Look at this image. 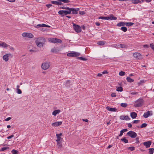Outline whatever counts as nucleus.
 <instances>
[{
    "mask_svg": "<svg viewBox=\"0 0 154 154\" xmlns=\"http://www.w3.org/2000/svg\"><path fill=\"white\" fill-rule=\"evenodd\" d=\"M106 109L109 111H111L112 112H116L117 111V109L114 108H111L110 107L107 106L106 107Z\"/></svg>",
    "mask_w": 154,
    "mask_h": 154,
    "instance_id": "a211bd4d",
    "label": "nucleus"
},
{
    "mask_svg": "<svg viewBox=\"0 0 154 154\" xmlns=\"http://www.w3.org/2000/svg\"><path fill=\"white\" fill-rule=\"evenodd\" d=\"M60 8L65 9H67V8H69V7H62V6H60Z\"/></svg>",
    "mask_w": 154,
    "mask_h": 154,
    "instance_id": "6e6d98bb",
    "label": "nucleus"
},
{
    "mask_svg": "<svg viewBox=\"0 0 154 154\" xmlns=\"http://www.w3.org/2000/svg\"><path fill=\"white\" fill-rule=\"evenodd\" d=\"M51 3L52 4L57 5V2L56 1H52Z\"/></svg>",
    "mask_w": 154,
    "mask_h": 154,
    "instance_id": "3c124183",
    "label": "nucleus"
},
{
    "mask_svg": "<svg viewBox=\"0 0 154 154\" xmlns=\"http://www.w3.org/2000/svg\"><path fill=\"white\" fill-rule=\"evenodd\" d=\"M149 149V154H153L154 152V148H151Z\"/></svg>",
    "mask_w": 154,
    "mask_h": 154,
    "instance_id": "7c9ffc66",
    "label": "nucleus"
},
{
    "mask_svg": "<svg viewBox=\"0 0 154 154\" xmlns=\"http://www.w3.org/2000/svg\"><path fill=\"white\" fill-rule=\"evenodd\" d=\"M80 55V54L75 52L72 51L67 54V56L71 57H77Z\"/></svg>",
    "mask_w": 154,
    "mask_h": 154,
    "instance_id": "39448f33",
    "label": "nucleus"
},
{
    "mask_svg": "<svg viewBox=\"0 0 154 154\" xmlns=\"http://www.w3.org/2000/svg\"><path fill=\"white\" fill-rule=\"evenodd\" d=\"M125 73L123 71H121L119 73V74L120 75L123 76L125 75Z\"/></svg>",
    "mask_w": 154,
    "mask_h": 154,
    "instance_id": "ea45409f",
    "label": "nucleus"
},
{
    "mask_svg": "<svg viewBox=\"0 0 154 154\" xmlns=\"http://www.w3.org/2000/svg\"><path fill=\"white\" fill-rule=\"evenodd\" d=\"M118 46L119 47V48H124L128 47V45L125 44H119L118 45Z\"/></svg>",
    "mask_w": 154,
    "mask_h": 154,
    "instance_id": "aec40b11",
    "label": "nucleus"
},
{
    "mask_svg": "<svg viewBox=\"0 0 154 154\" xmlns=\"http://www.w3.org/2000/svg\"><path fill=\"white\" fill-rule=\"evenodd\" d=\"M11 119V118L10 117H8V118H6L5 119V121H8L10 120Z\"/></svg>",
    "mask_w": 154,
    "mask_h": 154,
    "instance_id": "e2e57ef3",
    "label": "nucleus"
},
{
    "mask_svg": "<svg viewBox=\"0 0 154 154\" xmlns=\"http://www.w3.org/2000/svg\"><path fill=\"white\" fill-rule=\"evenodd\" d=\"M140 2V0H133L132 1V3L135 4H137Z\"/></svg>",
    "mask_w": 154,
    "mask_h": 154,
    "instance_id": "f704fd0d",
    "label": "nucleus"
},
{
    "mask_svg": "<svg viewBox=\"0 0 154 154\" xmlns=\"http://www.w3.org/2000/svg\"><path fill=\"white\" fill-rule=\"evenodd\" d=\"M61 135H56L57 139L56 141L57 142V143H62L63 142V140L60 137Z\"/></svg>",
    "mask_w": 154,
    "mask_h": 154,
    "instance_id": "dca6fc26",
    "label": "nucleus"
},
{
    "mask_svg": "<svg viewBox=\"0 0 154 154\" xmlns=\"http://www.w3.org/2000/svg\"><path fill=\"white\" fill-rule=\"evenodd\" d=\"M119 118L120 119L122 120H130V119L128 116H120Z\"/></svg>",
    "mask_w": 154,
    "mask_h": 154,
    "instance_id": "4468645a",
    "label": "nucleus"
},
{
    "mask_svg": "<svg viewBox=\"0 0 154 154\" xmlns=\"http://www.w3.org/2000/svg\"><path fill=\"white\" fill-rule=\"evenodd\" d=\"M130 116L132 118L135 119L137 116V114L135 112H132L131 113Z\"/></svg>",
    "mask_w": 154,
    "mask_h": 154,
    "instance_id": "412c9836",
    "label": "nucleus"
},
{
    "mask_svg": "<svg viewBox=\"0 0 154 154\" xmlns=\"http://www.w3.org/2000/svg\"><path fill=\"white\" fill-rule=\"evenodd\" d=\"M147 124L146 123H143L140 126L141 128H145L147 126Z\"/></svg>",
    "mask_w": 154,
    "mask_h": 154,
    "instance_id": "a19ab883",
    "label": "nucleus"
},
{
    "mask_svg": "<svg viewBox=\"0 0 154 154\" xmlns=\"http://www.w3.org/2000/svg\"><path fill=\"white\" fill-rule=\"evenodd\" d=\"M67 9H69L70 11V14L71 13V11H72V14H77L78 13V11L79 10V8H67Z\"/></svg>",
    "mask_w": 154,
    "mask_h": 154,
    "instance_id": "6e6552de",
    "label": "nucleus"
},
{
    "mask_svg": "<svg viewBox=\"0 0 154 154\" xmlns=\"http://www.w3.org/2000/svg\"><path fill=\"white\" fill-rule=\"evenodd\" d=\"M107 73H108V72L106 70H104L102 72V74H107Z\"/></svg>",
    "mask_w": 154,
    "mask_h": 154,
    "instance_id": "052dcab7",
    "label": "nucleus"
},
{
    "mask_svg": "<svg viewBox=\"0 0 154 154\" xmlns=\"http://www.w3.org/2000/svg\"><path fill=\"white\" fill-rule=\"evenodd\" d=\"M79 14L81 15H83L85 14V12L83 11H81L79 12Z\"/></svg>",
    "mask_w": 154,
    "mask_h": 154,
    "instance_id": "de8ad7c7",
    "label": "nucleus"
},
{
    "mask_svg": "<svg viewBox=\"0 0 154 154\" xmlns=\"http://www.w3.org/2000/svg\"><path fill=\"white\" fill-rule=\"evenodd\" d=\"M9 45L6 44L5 43L0 41V46L5 48L8 47Z\"/></svg>",
    "mask_w": 154,
    "mask_h": 154,
    "instance_id": "f3484780",
    "label": "nucleus"
},
{
    "mask_svg": "<svg viewBox=\"0 0 154 154\" xmlns=\"http://www.w3.org/2000/svg\"><path fill=\"white\" fill-rule=\"evenodd\" d=\"M7 149V147H3V148H2L1 149L0 151H4V150H6Z\"/></svg>",
    "mask_w": 154,
    "mask_h": 154,
    "instance_id": "603ef678",
    "label": "nucleus"
},
{
    "mask_svg": "<svg viewBox=\"0 0 154 154\" xmlns=\"http://www.w3.org/2000/svg\"><path fill=\"white\" fill-rule=\"evenodd\" d=\"M128 127L129 128H131L132 126L131 124L130 123H128Z\"/></svg>",
    "mask_w": 154,
    "mask_h": 154,
    "instance_id": "0e129e2a",
    "label": "nucleus"
},
{
    "mask_svg": "<svg viewBox=\"0 0 154 154\" xmlns=\"http://www.w3.org/2000/svg\"><path fill=\"white\" fill-rule=\"evenodd\" d=\"M143 47L144 48H148L149 47V46L148 45H143Z\"/></svg>",
    "mask_w": 154,
    "mask_h": 154,
    "instance_id": "69168bd1",
    "label": "nucleus"
},
{
    "mask_svg": "<svg viewBox=\"0 0 154 154\" xmlns=\"http://www.w3.org/2000/svg\"><path fill=\"white\" fill-rule=\"evenodd\" d=\"M152 115V111H148L147 112L144 113L143 116L145 118H147L149 116H151Z\"/></svg>",
    "mask_w": 154,
    "mask_h": 154,
    "instance_id": "ddd939ff",
    "label": "nucleus"
},
{
    "mask_svg": "<svg viewBox=\"0 0 154 154\" xmlns=\"http://www.w3.org/2000/svg\"><path fill=\"white\" fill-rule=\"evenodd\" d=\"M120 105L122 107H126L128 106V104L126 103H122Z\"/></svg>",
    "mask_w": 154,
    "mask_h": 154,
    "instance_id": "c9c22d12",
    "label": "nucleus"
},
{
    "mask_svg": "<svg viewBox=\"0 0 154 154\" xmlns=\"http://www.w3.org/2000/svg\"><path fill=\"white\" fill-rule=\"evenodd\" d=\"M134 23L131 22H126L125 23V25L127 26H131L134 24Z\"/></svg>",
    "mask_w": 154,
    "mask_h": 154,
    "instance_id": "bb28decb",
    "label": "nucleus"
},
{
    "mask_svg": "<svg viewBox=\"0 0 154 154\" xmlns=\"http://www.w3.org/2000/svg\"><path fill=\"white\" fill-rule=\"evenodd\" d=\"M52 6V4H48L46 5V7L48 8H49L50 7Z\"/></svg>",
    "mask_w": 154,
    "mask_h": 154,
    "instance_id": "5fc2aeb1",
    "label": "nucleus"
},
{
    "mask_svg": "<svg viewBox=\"0 0 154 154\" xmlns=\"http://www.w3.org/2000/svg\"><path fill=\"white\" fill-rule=\"evenodd\" d=\"M150 46L152 49L153 50H154V45L152 43L150 45Z\"/></svg>",
    "mask_w": 154,
    "mask_h": 154,
    "instance_id": "49530a36",
    "label": "nucleus"
},
{
    "mask_svg": "<svg viewBox=\"0 0 154 154\" xmlns=\"http://www.w3.org/2000/svg\"><path fill=\"white\" fill-rule=\"evenodd\" d=\"M133 57L138 60H141L143 58L140 54L138 52H135L133 54Z\"/></svg>",
    "mask_w": 154,
    "mask_h": 154,
    "instance_id": "423d86ee",
    "label": "nucleus"
},
{
    "mask_svg": "<svg viewBox=\"0 0 154 154\" xmlns=\"http://www.w3.org/2000/svg\"><path fill=\"white\" fill-rule=\"evenodd\" d=\"M13 136L14 135H10V136L8 137H7V138L8 139H11V138H12V137H13Z\"/></svg>",
    "mask_w": 154,
    "mask_h": 154,
    "instance_id": "338daca9",
    "label": "nucleus"
},
{
    "mask_svg": "<svg viewBox=\"0 0 154 154\" xmlns=\"http://www.w3.org/2000/svg\"><path fill=\"white\" fill-rule=\"evenodd\" d=\"M98 19L108 20H109V17H99Z\"/></svg>",
    "mask_w": 154,
    "mask_h": 154,
    "instance_id": "a878e982",
    "label": "nucleus"
},
{
    "mask_svg": "<svg viewBox=\"0 0 154 154\" xmlns=\"http://www.w3.org/2000/svg\"><path fill=\"white\" fill-rule=\"evenodd\" d=\"M11 152L12 154H18V151L14 149H12L11 151Z\"/></svg>",
    "mask_w": 154,
    "mask_h": 154,
    "instance_id": "2f4dec72",
    "label": "nucleus"
},
{
    "mask_svg": "<svg viewBox=\"0 0 154 154\" xmlns=\"http://www.w3.org/2000/svg\"><path fill=\"white\" fill-rule=\"evenodd\" d=\"M61 143H57V145L58 148L60 149L61 148L62 145L61 144Z\"/></svg>",
    "mask_w": 154,
    "mask_h": 154,
    "instance_id": "c03bdc74",
    "label": "nucleus"
},
{
    "mask_svg": "<svg viewBox=\"0 0 154 154\" xmlns=\"http://www.w3.org/2000/svg\"><path fill=\"white\" fill-rule=\"evenodd\" d=\"M60 112V110L59 109L56 110L52 112V114L54 116H56L57 114L59 113Z\"/></svg>",
    "mask_w": 154,
    "mask_h": 154,
    "instance_id": "4be33fe9",
    "label": "nucleus"
},
{
    "mask_svg": "<svg viewBox=\"0 0 154 154\" xmlns=\"http://www.w3.org/2000/svg\"><path fill=\"white\" fill-rule=\"evenodd\" d=\"M22 36L24 37H27L29 38H32L34 37L33 35L30 33L23 32L22 34Z\"/></svg>",
    "mask_w": 154,
    "mask_h": 154,
    "instance_id": "9d476101",
    "label": "nucleus"
},
{
    "mask_svg": "<svg viewBox=\"0 0 154 154\" xmlns=\"http://www.w3.org/2000/svg\"><path fill=\"white\" fill-rule=\"evenodd\" d=\"M41 26L42 27H45V26H46V25L43 23L41 24Z\"/></svg>",
    "mask_w": 154,
    "mask_h": 154,
    "instance_id": "774afa93",
    "label": "nucleus"
},
{
    "mask_svg": "<svg viewBox=\"0 0 154 154\" xmlns=\"http://www.w3.org/2000/svg\"><path fill=\"white\" fill-rule=\"evenodd\" d=\"M121 140L124 142L125 143H128V140L126 139L125 138H123L121 139Z\"/></svg>",
    "mask_w": 154,
    "mask_h": 154,
    "instance_id": "e433bc0d",
    "label": "nucleus"
},
{
    "mask_svg": "<svg viewBox=\"0 0 154 154\" xmlns=\"http://www.w3.org/2000/svg\"><path fill=\"white\" fill-rule=\"evenodd\" d=\"M62 121L57 122L52 124V125L54 127H57L62 124Z\"/></svg>",
    "mask_w": 154,
    "mask_h": 154,
    "instance_id": "2eb2a0df",
    "label": "nucleus"
},
{
    "mask_svg": "<svg viewBox=\"0 0 154 154\" xmlns=\"http://www.w3.org/2000/svg\"><path fill=\"white\" fill-rule=\"evenodd\" d=\"M36 39L35 42L36 46L39 48L42 47L44 44L45 39L42 37H39Z\"/></svg>",
    "mask_w": 154,
    "mask_h": 154,
    "instance_id": "f257e3e1",
    "label": "nucleus"
},
{
    "mask_svg": "<svg viewBox=\"0 0 154 154\" xmlns=\"http://www.w3.org/2000/svg\"><path fill=\"white\" fill-rule=\"evenodd\" d=\"M128 129H124L120 131V133L119 135H122L125 132H127L128 131Z\"/></svg>",
    "mask_w": 154,
    "mask_h": 154,
    "instance_id": "c85d7f7f",
    "label": "nucleus"
},
{
    "mask_svg": "<svg viewBox=\"0 0 154 154\" xmlns=\"http://www.w3.org/2000/svg\"><path fill=\"white\" fill-rule=\"evenodd\" d=\"M131 151H133L135 149V148L134 147H130L128 148Z\"/></svg>",
    "mask_w": 154,
    "mask_h": 154,
    "instance_id": "8fccbe9b",
    "label": "nucleus"
},
{
    "mask_svg": "<svg viewBox=\"0 0 154 154\" xmlns=\"http://www.w3.org/2000/svg\"><path fill=\"white\" fill-rule=\"evenodd\" d=\"M111 96L112 97H114L116 96V94L115 93H112L111 94Z\"/></svg>",
    "mask_w": 154,
    "mask_h": 154,
    "instance_id": "09e8293b",
    "label": "nucleus"
},
{
    "mask_svg": "<svg viewBox=\"0 0 154 154\" xmlns=\"http://www.w3.org/2000/svg\"><path fill=\"white\" fill-rule=\"evenodd\" d=\"M144 100L142 98H139L137 100L135 103V106L139 107L142 106L143 105Z\"/></svg>",
    "mask_w": 154,
    "mask_h": 154,
    "instance_id": "f03ea898",
    "label": "nucleus"
},
{
    "mask_svg": "<svg viewBox=\"0 0 154 154\" xmlns=\"http://www.w3.org/2000/svg\"><path fill=\"white\" fill-rule=\"evenodd\" d=\"M48 40L49 42L54 43H61L62 42V40L60 39L53 38H50L48 39Z\"/></svg>",
    "mask_w": 154,
    "mask_h": 154,
    "instance_id": "20e7f679",
    "label": "nucleus"
},
{
    "mask_svg": "<svg viewBox=\"0 0 154 154\" xmlns=\"http://www.w3.org/2000/svg\"><path fill=\"white\" fill-rule=\"evenodd\" d=\"M126 80L128 82L130 83L133 82L134 81L133 79L129 77H127Z\"/></svg>",
    "mask_w": 154,
    "mask_h": 154,
    "instance_id": "b1692460",
    "label": "nucleus"
},
{
    "mask_svg": "<svg viewBox=\"0 0 154 154\" xmlns=\"http://www.w3.org/2000/svg\"><path fill=\"white\" fill-rule=\"evenodd\" d=\"M10 55V54H9L4 55L3 57V59L5 61H8V57Z\"/></svg>",
    "mask_w": 154,
    "mask_h": 154,
    "instance_id": "6ab92c4d",
    "label": "nucleus"
},
{
    "mask_svg": "<svg viewBox=\"0 0 154 154\" xmlns=\"http://www.w3.org/2000/svg\"><path fill=\"white\" fill-rule=\"evenodd\" d=\"M38 26L42 27L41 24H37V25H36V26H35V27L36 28H38Z\"/></svg>",
    "mask_w": 154,
    "mask_h": 154,
    "instance_id": "13d9d810",
    "label": "nucleus"
},
{
    "mask_svg": "<svg viewBox=\"0 0 154 154\" xmlns=\"http://www.w3.org/2000/svg\"><path fill=\"white\" fill-rule=\"evenodd\" d=\"M60 1H62V2L66 3H67L70 2V1L68 0H60Z\"/></svg>",
    "mask_w": 154,
    "mask_h": 154,
    "instance_id": "37998d69",
    "label": "nucleus"
},
{
    "mask_svg": "<svg viewBox=\"0 0 154 154\" xmlns=\"http://www.w3.org/2000/svg\"><path fill=\"white\" fill-rule=\"evenodd\" d=\"M123 88L122 87H119L117 88L116 89V91H123Z\"/></svg>",
    "mask_w": 154,
    "mask_h": 154,
    "instance_id": "4c0bfd02",
    "label": "nucleus"
},
{
    "mask_svg": "<svg viewBox=\"0 0 154 154\" xmlns=\"http://www.w3.org/2000/svg\"><path fill=\"white\" fill-rule=\"evenodd\" d=\"M65 86L67 87H69L70 85V82L69 81H67L66 82V83L65 84Z\"/></svg>",
    "mask_w": 154,
    "mask_h": 154,
    "instance_id": "473e14b6",
    "label": "nucleus"
},
{
    "mask_svg": "<svg viewBox=\"0 0 154 154\" xmlns=\"http://www.w3.org/2000/svg\"><path fill=\"white\" fill-rule=\"evenodd\" d=\"M139 120H135L133 121L134 123H137L139 122Z\"/></svg>",
    "mask_w": 154,
    "mask_h": 154,
    "instance_id": "4d7b16f0",
    "label": "nucleus"
},
{
    "mask_svg": "<svg viewBox=\"0 0 154 154\" xmlns=\"http://www.w3.org/2000/svg\"><path fill=\"white\" fill-rule=\"evenodd\" d=\"M17 93L18 94H21L22 93L21 91L19 89H17Z\"/></svg>",
    "mask_w": 154,
    "mask_h": 154,
    "instance_id": "a18cd8bd",
    "label": "nucleus"
},
{
    "mask_svg": "<svg viewBox=\"0 0 154 154\" xmlns=\"http://www.w3.org/2000/svg\"><path fill=\"white\" fill-rule=\"evenodd\" d=\"M109 20L110 19V20H116L117 19V18L116 17H114L113 15H112L110 17H109Z\"/></svg>",
    "mask_w": 154,
    "mask_h": 154,
    "instance_id": "cd10ccee",
    "label": "nucleus"
},
{
    "mask_svg": "<svg viewBox=\"0 0 154 154\" xmlns=\"http://www.w3.org/2000/svg\"><path fill=\"white\" fill-rule=\"evenodd\" d=\"M60 51V49L58 47H54L52 48L51 50V52L54 53H57Z\"/></svg>",
    "mask_w": 154,
    "mask_h": 154,
    "instance_id": "9b49d317",
    "label": "nucleus"
},
{
    "mask_svg": "<svg viewBox=\"0 0 154 154\" xmlns=\"http://www.w3.org/2000/svg\"><path fill=\"white\" fill-rule=\"evenodd\" d=\"M50 66V63L45 62L43 63L42 64V69L46 70L48 69Z\"/></svg>",
    "mask_w": 154,
    "mask_h": 154,
    "instance_id": "0eeeda50",
    "label": "nucleus"
},
{
    "mask_svg": "<svg viewBox=\"0 0 154 154\" xmlns=\"http://www.w3.org/2000/svg\"><path fill=\"white\" fill-rule=\"evenodd\" d=\"M126 135H137V134L135 132L131 131L128 132Z\"/></svg>",
    "mask_w": 154,
    "mask_h": 154,
    "instance_id": "393cba45",
    "label": "nucleus"
},
{
    "mask_svg": "<svg viewBox=\"0 0 154 154\" xmlns=\"http://www.w3.org/2000/svg\"><path fill=\"white\" fill-rule=\"evenodd\" d=\"M125 25V23L123 22H121L118 23L117 24V26H124Z\"/></svg>",
    "mask_w": 154,
    "mask_h": 154,
    "instance_id": "5701e85b",
    "label": "nucleus"
},
{
    "mask_svg": "<svg viewBox=\"0 0 154 154\" xmlns=\"http://www.w3.org/2000/svg\"><path fill=\"white\" fill-rule=\"evenodd\" d=\"M137 94V92H131L130 93V94L132 95H135L136 94Z\"/></svg>",
    "mask_w": 154,
    "mask_h": 154,
    "instance_id": "bf43d9fd",
    "label": "nucleus"
},
{
    "mask_svg": "<svg viewBox=\"0 0 154 154\" xmlns=\"http://www.w3.org/2000/svg\"><path fill=\"white\" fill-rule=\"evenodd\" d=\"M105 43V41H99L97 43L99 45H104Z\"/></svg>",
    "mask_w": 154,
    "mask_h": 154,
    "instance_id": "c756f323",
    "label": "nucleus"
},
{
    "mask_svg": "<svg viewBox=\"0 0 154 154\" xmlns=\"http://www.w3.org/2000/svg\"><path fill=\"white\" fill-rule=\"evenodd\" d=\"M62 1H60V0H59V1L57 2V5H61L63 4V3L61 2Z\"/></svg>",
    "mask_w": 154,
    "mask_h": 154,
    "instance_id": "864d4df0",
    "label": "nucleus"
},
{
    "mask_svg": "<svg viewBox=\"0 0 154 154\" xmlns=\"http://www.w3.org/2000/svg\"><path fill=\"white\" fill-rule=\"evenodd\" d=\"M73 26L74 30L76 32H79L81 31V29L79 26L73 23Z\"/></svg>",
    "mask_w": 154,
    "mask_h": 154,
    "instance_id": "1a4fd4ad",
    "label": "nucleus"
},
{
    "mask_svg": "<svg viewBox=\"0 0 154 154\" xmlns=\"http://www.w3.org/2000/svg\"><path fill=\"white\" fill-rule=\"evenodd\" d=\"M152 142L150 141H148L143 143V144L145 146L146 148H148L150 147V146Z\"/></svg>",
    "mask_w": 154,
    "mask_h": 154,
    "instance_id": "f8f14e48",
    "label": "nucleus"
},
{
    "mask_svg": "<svg viewBox=\"0 0 154 154\" xmlns=\"http://www.w3.org/2000/svg\"><path fill=\"white\" fill-rule=\"evenodd\" d=\"M67 10H60L58 13L61 16H63L64 15H66L68 14H70V11L69 9H67Z\"/></svg>",
    "mask_w": 154,
    "mask_h": 154,
    "instance_id": "7ed1b4c3",
    "label": "nucleus"
},
{
    "mask_svg": "<svg viewBox=\"0 0 154 154\" xmlns=\"http://www.w3.org/2000/svg\"><path fill=\"white\" fill-rule=\"evenodd\" d=\"M120 29L124 32L127 31V28L123 26L121 27Z\"/></svg>",
    "mask_w": 154,
    "mask_h": 154,
    "instance_id": "72a5a7b5",
    "label": "nucleus"
},
{
    "mask_svg": "<svg viewBox=\"0 0 154 154\" xmlns=\"http://www.w3.org/2000/svg\"><path fill=\"white\" fill-rule=\"evenodd\" d=\"M38 51V50L36 48H35L34 49H31L29 50V51L32 53L36 52Z\"/></svg>",
    "mask_w": 154,
    "mask_h": 154,
    "instance_id": "58836bf2",
    "label": "nucleus"
},
{
    "mask_svg": "<svg viewBox=\"0 0 154 154\" xmlns=\"http://www.w3.org/2000/svg\"><path fill=\"white\" fill-rule=\"evenodd\" d=\"M8 47H9V48L12 50H14V49L13 47H11L9 45V46H8Z\"/></svg>",
    "mask_w": 154,
    "mask_h": 154,
    "instance_id": "680f3d73",
    "label": "nucleus"
},
{
    "mask_svg": "<svg viewBox=\"0 0 154 154\" xmlns=\"http://www.w3.org/2000/svg\"><path fill=\"white\" fill-rule=\"evenodd\" d=\"M78 58L79 59L81 60H83V61H85V60H87V59H86V58H84V57H79Z\"/></svg>",
    "mask_w": 154,
    "mask_h": 154,
    "instance_id": "79ce46f5",
    "label": "nucleus"
}]
</instances>
